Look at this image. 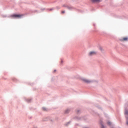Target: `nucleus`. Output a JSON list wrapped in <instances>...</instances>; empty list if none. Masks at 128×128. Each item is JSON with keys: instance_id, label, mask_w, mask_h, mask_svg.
I'll use <instances>...</instances> for the list:
<instances>
[{"instance_id": "4", "label": "nucleus", "mask_w": 128, "mask_h": 128, "mask_svg": "<svg viewBox=\"0 0 128 128\" xmlns=\"http://www.w3.org/2000/svg\"><path fill=\"white\" fill-rule=\"evenodd\" d=\"M96 54V52H91L89 53V56H94V54Z\"/></svg>"}, {"instance_id": "9", "label": "nucleus", "mask_w": 128, "mask_h": 128, "mask_svg": "<svg viewBox=\"0 0 128 128\" xmlns=\"http://www.w3.org/2000/svg\"><path fill=\"white\" fill-rule=\"evenodd\" d=\"M65 12H64V11H62V12H61V14H64Z\"/></svg>"}, {"instance_id": "5", "label": "nucleus", "mask_w": 128, "mask_h": 128, "mask_svg": "<svg viewBox=\"0 0 128 128\" xmlns=\"http://www.w3.org/2000/svg\"><path fill=\"white\" fill-rule=\"evenodd\" d=\"M102 0H91V2H101Z\"/></svg>"}, {"instance_id": "8", "label": "nucleus", "mask_w": 128, "mask_h": 128, "mask_svg": "<svg viewBox=\"0 0 128 128\" xmlns=\"http://www.w3.org/2000/svg\"><path fill=\"white\" fill-rule=\"evenodd\" d=\"M108 124L109 126H110V124H112V123H110V122H108Z\"/></svg>"}, {"instance_id": "10", "label": "nucleus", "mask_w": 128, "mask_h": 128, "mask_svg": "<svg viewBox=\"0 0 128 128\" xmlns=\"http://www.w3.org/2000/svg\"><path fill=\"white\" fill-rule=\"evenodd\" d=\"M42 110H46V108H43Z\"/></svg>"}, {"instance_id": "11", "label": "nucleus", "mask_w": 128, "mask_h": 128, "mask_svg": "<svg viewBox=\"0 0 128 128\" xmlns=\"http://www.w3.org/2000/svg\"><path fill=\"white\" fill-rule=\"evenodd\" d=\"M101 126H102V128H104V125L102 124H101Z\"/></svg>"}, {"instance_id": "12", "label": "nucleus", "mask_w": 128, "mask_h": 128, "mask_svg": "<svg viewBox=\"0 0 128 128\" xmlns=\"http://www.w3.org/2000/svg\"><path fill=\"white\" fill-rule=\"evenodd\" d=\"M126 124L128 125V122H126Z\"/></svg>"}, {"instance_id": "6", "label": "nucleus", "mask_w": 128, "mask_h": 128, "mask_svg": "<svg viewBox=\"0 0 128 128\" xmlns=\"http://www.w3.org/2000/svg\"><path fill=\"white\" fill-rule=\"evenodd\" d=\"M68 10H72V8H72V6H68Z\"/></svg>"}, {"instance_id": "3", "label": "nucleus", "mask_w": 128, "mask_h": 128, "mask_svg": "<svg viewBox=\"0 0 128 128\" xmlns=\"http://www.w3.org/2000/svg\"><path fill=\"white\" fill-rule=\"evenodd\" d=\"M120 42H128V37H123L120 39Z\"/></svg>"}, {"instance_id": "2", "label": "nucleus", "mask_w": 128, "mask_h": 128, "mask_svg": "<svg viewBox=\"0 0 128 128\" xmlns=\"http://www.w3.org/2000/svg\"><path fill=\"white\" fill-rule=\"evenodd\" d=\"M82 82H86V84H90V82H92L91 80L84 78H82Z\"/></svg>"}, {"instance_id": "1", "label": "nucleus", "mask_w": 128, "mask_h": 128, "mask_svg": "<svg viewBox=\"0 0 128 128\" xmlns=\"http://www.w3.org/2000/svg\"><path fill=\"white\" fill-rule=\"evenodd\" d=\"M22 16H24V14H14L11 16V17L14 18H20Z\"/></svg>"}, {"instance_id": "13", "label": "nucleus", "mask_w": 128, "mask_h": 128, "mask_svg": "<svg viewBox=\"0 0 128 128\" xmlns=\"http://www.w3.org/2000/svg\"><path fill=\"white\" fill-rule=\"evenodd\" d=\"M127 120H128V118H126Z\"/></svg>"}, {"instance_id": "7", "label": "nucleus", "mask_w": 128, "mask_h": 128, "mask_svg": "<svg viewBox=\"0 0 128 128\" xmlns=\"http://www.w3.org/2000/svg\"><path fill=\"white\" fill-rule=\"evenodd\" d=\"M125 114H126V116H128V110H126V111L125 112Z\"/></svg>"}]
</instances>
